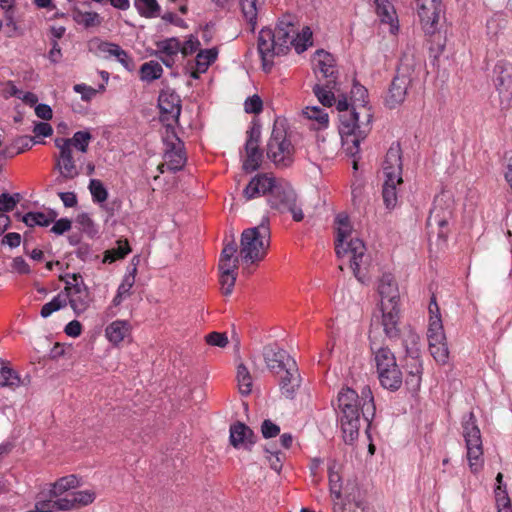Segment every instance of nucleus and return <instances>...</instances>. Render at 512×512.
<instances>
[{"mask_svg":"<svg viewBox=\"0 0 512 512\" xmlns=\"http://www.w3.org/2000/svg\"><path fill=\"white\" fill-rule=\"evenodd\" d=\"M337 402L343 439L346 443H352L359 436L361 422L369 425L375 416L372 391L365 386L359 396L349 387L342 388L338 393Z\"/></svg>","mask_w":512,"mask_h":512,"instance_id":"1","label":"nucleus"},{"mask_svg":"<svg viewBox=\"0 0 512 512\" xmlns=\"http://www.w3.org/2000/svg\"><path fill=\"white\" fill-rule=\"evenodd\" d=\"M335 250L338 259L341 261L339 268L343 270L348 265L355 278L363 283L369 266V256L366 253V246L362 239L353 230L346 214L340 213L335 218Z\"/></svg>","mask_w":512,"mask_h":512,"instance_id":"2","label":"nucleus"},{"mask_svg":"<svg viewBox=\"0 0 512 512\" xmlns=\"http://www.w3.org/2000/svg\"><path fill=\"white\" fill-rule=\"evenodd\" d=\"M377 293L380 298L379 309L382 313L383 331L389 339H396L400 334V294L398 284L391 273H383L379 278Z\"/></svg>","mask_w":512,"mask_h":512,"instance_id":"3","label":"nucleus"},{"mask_svg":"<svg viewBox=\"0 0 512 512\" xmlns=\"http://www.w3.org/2000/svg\"><path fill=\"white\" fill-rule=\"evenodd\" d=\"M270 247V229L268 220L260 225L245 229L241 234L239 257L242 273L250 275L253 266L262 261Z\"/></svg>","mask_w":512,"mask_h":512,"instance_id":"4","label":"nucleus"},{"mask_svg":"<svg viewBox=\"0 0 512 512\" xmlns=\"http://www.w3.org/2000/svg\"><path fill=\"white\" fill-rule=\"evenodd\" d=\"M383 174V201L388 209H393L398 200L397 186L403 183L402 157L399 144H393L387 151L383 162Z\"/></svg>","mask_w":512,"mask_h":512,"instance_id":"5","label":"nucleus"},{"mask_svg":"<svg viewBox=\"0 0 512 512\" xmlns=\"http://www.w3.org/2000/svg\"><path fill=\"white\" fill-rule=\"evenodd\" d=\"M427 337L431 356L438 364L445 365L449 359V350L446 342L440 308L434 296L431 298L429 303V325Z\"/></svg>","mask_w":512,"mask_h":512,"instance_id":"6","label":"nucleus"},{"mask_svg":"<svg viewBox=\"0 0 512 512\" xmlns=\"http://www.w3.org/2000/svg\"><path fill=\"white\" fill-rule=\"evenodd\" d=\"M371 119L372 114L369 108H364V111H360L352 107V111L340 114L339 133L344 145L349 143V138L353 136V134L366 137L370 131Z\"/></svg>","mask_w":512,"mask_h":512,"instance_id":"7","label":"nucleus"},{"mask_svg":"<svg viewBox=\"0 0 512 512\" xmlns=\"http://www.w3.org/2000/svg\"><path fill=\"white\" fill-rule=\"evenodd\" d=\"M463 437L467 448V458L470 468L477 471L482 465V438L481 432L476 424V418L473 412H469L462 419Z\"/></svg>","mask_w":512,"mask_h":512,"instance_id":"8","label":"nucleus"},{"mask_svg":"<svg viewBox=\"0 0 512 512\" xmlns=\"http://www.w3.org/2000/svg\"><path fill=\"white\" fill-rule=\"evenodd\" d=\"M61 280L65 282L63 293L67 297V303L77 315L85 312L91 303V297L82 276L76 273L67 274Z\"/></svg>","mask_w":512,"mask_h":512,"instance_id":"9","label":"nucleus"},{"mask_svg":"<svg viewBox=\"0 0 512 512\" xmlns=\"http://www.w3.org/2000/svg\"><path fill=\"white\" fill-rule=\"evenodd\" d=\"M409 58L408 53H404L401 58V67L397 75L393 78L386 98V103L390 108L400 105L406 98L407 90L411 84V78L408 71L413 67L414 55Z\"/></svg>","mask_w":512,"mask_h":512,"instance_id":"10","label":"nucleus"},{"mask_svg":"<svg viewBox=\"0 0 512 512\" xmlns=\"http://www.w3.org/2000/svg\"><path fill=\"white\" fill-rule=\"evenodd\" d=\"M268 202L272 209L280 213H290L296 222L304 219V213L298 202L297 195L289 185H279L276 187V190H273V195H270Z\"/></svg>","mask_w":512,"mask_h":512,"instance_id":"11","label":"nucleus"},{"mask_svg":"<svg viewBox=\"0 0 512 512\" xmlns=\"http://www.w3.org/2000/svg\"><path fill=\"white\" fill-rule=\"evenodd\" d=\"M292 152L293 146L286 137V131L275 123L267 144V156L277 165L288 166Z\"/></svg>","mask_w":512,"mask_h":512,"instance_id":"12","label":"nucleus"},{"mask_svg":"<svg viewBox=\"0 0 512 512\" xmlns=\"http://www.w3.org/2000/svg\"><path fill=\"white\" fill-rule=\"evenodd\" d=\"M452 214V202L449 199H444V195L437 196L427 219V225L431 233L436 232L439 238L445 240L448 233V223L452 218Z\"/></svg>","mask_w":512,"mask_h":512,"instance_id":"13","label":"nucleus"},{"mask_svg":"<svg viewBox=\"0 0 512 512\" xmlns=\"http://www.w3.org/2000/svg\"><path fill=\"white\" fill-rule=\"evenodd\" d=\"M415 9L425 34L433 35L443 13L441 0H415Z\"/></svg>","mask_w":512,"mask_h":512,"instance_id":"14","label":"nucleus"},{"mask_svg":"<svg viewBox=\"0 0 512 512\" xmlns=\"http://www.w3.org/2000/svg\"><path fill=\"white\" fill-rule=\"evenodd\" d=\"M55 146L59 149L55 168L59 171L60 177L66 181L79 176L81 173V165H78L77 162H81L83 155L71 150L68 146L64 147L59 144H55Z\"/></svg>","mask_w":512,"mask_h":512,"instance_id":"15","label":"nucleus"},{"mask_svg":"<svg viewBox=\"0 0 512 512\" xmlns=\"http://www.w3.org/2000/svg\"><path fill=\"white\" fill-rule=\"evenodd\" d=\"M164 144L166 146L164 160L166 161L167 169L173 172L181 170L187 161L184 143L174 131L169 132L167 130Z\"/></svg>","mask_w":512,"mask_h":512,"instance_id":"16","label":"nucleus"},{"mask_svg":"<svg viewBox=\"0 0 512 512\" xmlns=\"http://www.w3.org/2000/svg\"><path fill=\"white\" fill-rule=\"evenodd\" d=\"M248 133L245 150L247 158L243 167L247 171L257 170L262 161V152L259 149V142L261 138V128L259 125L254 124Z\"/></svg>","mask_w":512,"mask_h":512,"instance_id":"17","label":"nucleus"},{"mask_svg":"<svg viewBox=\"0 0 512 512\" xmlns=\"http://www.w3.org/2000/svg\"><path fill=\"white\" fill-rule=\"evenodd\" d=\"M276 40L274 39L273 30L263 28L258 36V52L262 60V67L265 71H270L273 66V59L280 55L276 49Z\"/></svg>","mask_w":512,"mask_h":512,"instance_id":"18","label":"nucleus"},{"mask_svg":"<svg viewBox=\"0 0 512 512\" xmlns=\"http://www.w3.org/2000/svg\"><path fill=\"white\" fill-rule=\"evenodd\" d=\"M256 435L244 423L237 422L230 427V443L234 448L251 450L256 443Z\"/></svg>","mask_w":512,"mask_h":512,"instance_id":"19","label":"nucleus"},{"mask_svg":"<svg viewBox=\"0 0 512 512\" xmlns=\"http://www.w3.org/2000/svg\"><path fill=\"white\" fill-rule=\"evenodd\" d=\"M280 376L279 386L282 395L287 399H293L296 390L300 386V374L295 361H289L288 367L285 368Z\"/></svg>","mask_w":512,"mask_h":512,"instance_id":"20","label":"nucleus"},{"mask_svg":"<svg viewBox=\"0 0 512 512\" xmlns=\"http://www.w3.org/2000/svg\"><path fill=\"white\" fill-rule=\"evenodd\" d=\"M312 64L316 74L321 73L326 79H337V69L334 56L324 50H317L312 57Z\"/></svg>","mask_w":512,"mask_h":512,"instance_id":"21","label":"nucleus"},{"mask_svg":"<svg viewBox=\"0 0 512 512\" xmlns=\"http://www.w3.org/2000/svg\"><path fill=\"white\" fill-rule=\"evenodd\" d=\"M265 363L271 371H283L289 361H295L284 349L277 346H266L263 350Z\"/></svg>","mask_w":512,"mask_h":512,"instance_id":"22","label":"nucleus"},{"mask_svg":"<svg viewBox=\"0 0 512 512\" xmlns=\"http://www.w3.org/2000/svg\"><path fill=\"white\" fill-rule=\"evenodd\" d=\"M236 252L237 244L233 240L225 244L222 249L218 265L221 274H235V270L238 268V263H241L240 257L235 256Z\"/></svg>","mask_w":512,"mask_h":512,"instance_id":"23","label":"nucleus"},{"mask_svg":"<svg viewBox=\"0 0 512 512\" xmlns=\"http://www.w3.org/2000/svg\"><path fill=\"white\" fill-rule=\"evenodd\" d=\"M274 39L276 40V49L280 55L286 54L290 46H292L293 38L295 35L294 26L291 23L281 22L273 31Z\"/></svg>","mask_w":512,"mask_h":512,"instance_id":"24","label":"nucleus"},{"mask_svg":"<svg viewBox=\"0 0 512 512\" xmlns=\"http://www.w3.org/2000/svg\"><path fill=\"white\" fill-rule=\"evenodd\" d=\"M92 135L89 131H77L71 138H56L54 143L61 146H68L71 150L84 155L88 151Z\"/></svg>","mask_w":512,"mask_h":512,"instance_id":"25","label":"nucleus"},{"mask_svg":"<svg viewBox=\"0 0 512 512\" xmlns=\"http://www.w3.org/2000/svg\"><path fill=\"white\" fill-rule=\"evenodd\" d=\"M75 507L71 493L60 498L51 496L50 499L40 501L35 506L39 512L69 511Z\"/></svg>","mask_w":512,"mask_h":512,"instance_id":"26","label":"nucleus"},{"mask_svg":"<svg viewBox=\"0 0 512 512\" xmlns=\"http://www.w3.org/2000/svg\"><path fill=\"white\" fill-rule=\"evenodd\" d=\"M419 356L420 355H407L406 358V369L408 374L406 384L414 391L418 390L420 387L423 371L422 362Z\"/></svg>","mask_w":512,"mask_h":512,"instance_id":"27","label":"nucleus"},{"mask_svg":"<svg viewBox=\"0 0 512 512\" xmlns=\"http://www.w3.org/2000/svg\"><path fill=\"white\" fill-rule=\"evenodd\" d=\"M218 56V49L213 47L210 49L200 50L195 59L196 69L191 72V77L198 79L199 75L206 72L209 66L215 62Z\"/></svg>","mask_w":512,"mask_h":512,"instance_id":"28","label":"nucleus"},{"mask_svg":"<svg viewBox=\"0 0 512 512\" xmlns=\"http://www.w3.org/2000/svg\"><path fill=\"white\" fill-rule=\"evenodd\" d=\"M158 106L163 114H169L177 121L181 113L180 99L174 93H161L158 98Z\"/></svg>","mask_w":512,"mask_h":512,"instance_id":"29","label":"nucleus"},{"mask_svg":"<svg viewBox=\"0 0 512 512\" xmlns=\"http://www.w3.org/2000/svg\"><path fill=\"white\" fill-rule=\"evenodd\" d=\"M130 334V324L125 320H116L105 329V336L114 345L121 343Z\"/></svg>","mask_w":512,"mask_h":512,"instance_id":"30","label":"nucleus"},{"mask_svg":"<svg viewBox=\"0 0 512 512\" xmlns=\"http://www.w3.org/2000/svg\"><path fill=\"white\" fill-rule=\"evenodd\" d=\"M336 80L329 79L326 80L324 84H315L313 87V92L319 102L323 106L330 107L335 102V96L333 93V89L335 88Z\"/></svg>","mask_w":512,"mask_h":512,"instance_id":"31","label":"nucleus"},{"mask_svg":"<svg viewBox=\"0 0 512 512\" xmlns=\"http://www.w3.org/2000/svg\"><path fill=\"white\" fill-rule=\"evenodd\" d=\"M375 6L380 20L390 24V31L395 33L398 30V26L394 25V20L396 19L394 6L388 0H375Z\"/></svg>","mask_w":512,"mask_h":512,"instance_id":"32","label":"nucleus"},{"mask_svg":"<svg viewBox=\"0 0 512 512\" xmlns=\"http://www.w3.org/2000/svg\"><path fill=\"white\" fill-rule=\"evenodd\" d=\"M374 354L377 373L398 367L395 355L391 352L389 348L380 347L374 352Z\"/></svg>","mask_w":512,"mask_h":512,"instance_id":"33","label":"nucleus"},{"mask_svg":"<svg viewBox=\"0 0 512 512\" xmlns=\"http://www.w3.org/2000/svg\"><path fill=\"white\" fill-rule=\"evenodd\" d=\"M380 384L390 391L398 390L402 385V373L399 367L378 373Z\"/></svg>","mask_w":512,"mask_h":512,"instance_id":"34","label":"nucleus"},{"mask_svg":"<svg viewBox=\"0 0 512 512\" xmlns=\"http://www.w3.org/2000/svg\"><path fill=\"white\" fill-rule=\"evenodd\" d=\"M136 271L137 269L134 267L131 272L127 273L123 277V280L117 289V293L112 300L114 306H119L123 300L131 295V289L135 283Z\"/></svg>","mask_w":512,"mask_h":512,"instance_id":"35","label":"nucleus"},{"mask_svg":"<svg viewBox=\"0 0 512 512\" xmlns=\"http://www.w3.org/2000/svg\"><path fill=\"white\" fill-rule=\"evenodd\" d=\"M116 245V247L105 251L103 257L104 263H113L116 260L123 259L131 251L129 243L126 239L117 240Z\"/></svg>","mask_w":512,"mask_h":512,"instance_id":"36","label":"nucleus"},{"mask_svg":"<svg viewBox=\"0 0 512 512\" xmlns=\"http://www.w3.org/2000/svg\"><path fill=\"white\" fill-rule=\"evenodd\" d=\"M236 379L239 392L244 396L249 395L252 391V376L248 368L242 363L237 366Z\"/></svg>","mask_w":512,"mask_h":512,"instance_id":"37","label":"nucleus"},{"mask_svg":"<svg viewBox=\"0 0 512 512\" xmlns=\"http://www.w3.org/2000/svg\"><path fill=\"white\" fill-rule=\"evenodd\" d=\"M138 13L145 18H154L160 14V5L157 0H134Z\"/></svg>","mask_w":512,"mask_h":512,"instance_id":"38","label":"nucleus"},{"mask_svg":"<svg viewBox=\"0 0 512 512\" xmlns=\"http://www.w3.org/2000/svg\"><path fill=\"white\" fill-rule=\"evenodd\" d=\"M79 485V480L75 475H68L57 480L50 490V495L59 497L69 489L76 488Z\"/></svg>","mask_w":512,"mask_h":512,"instance_id":"39","label":"nucleus"},{"mask_svg":"<svg viewBox=\"0 0 512 512\" xmlns=\"http://www.w3.org/2000/svg\"><path fill=\"white\" fill-rule=\"evenodd\" d=\"M21 385H24V381L21 380L16 371L10 367L0 368V387L15 389Z\"/></svg>","mask_w":512,"mask_h":512,"instance_id":"40","label":"nucleus"},{"mask_svg":"<svg viewBox=\"0 0 512 512\" xmlns=\"http://www.w3.org/2000/svg\"><path fill=\"white\" fill-rule=\"evenodd\" d=\"M312 35L313 33L308 26H305L300 33H295L292 46L298 54L304 52L308 47L312 46Z\"/></svg>","mask_w":512,"mask_h":512,"instance_id":"41","label":"nucleus"},{"mask_svg":"<svg viewBox=\"0 0 512 512\" xmlns=\"http://www.w3.org/2000/svg\"><path fill=\"white\" fill-rule=\"evenodd\" d=\"M55 217H56L55 214L48 216L42 212H28L23 216L22 221L27 226H30V227H34V226L47 227L54 221Z\"/></svg>","mask_w":512,"mask_h":512,"instance_id":"42","label":"nucleus"},{"mask_svg":"<svg viewBox=\"0 0 512 512\" xmlns=\"http://www.w3.org/2000/svg\"><path fill=\"white\" fill-rule=\"evenodd\" d=\"M494 72L497 74V76L494 80V84H495L497 90L500 93L507 91L509 88L511 75H510V73L507 72L506 64L502 61L498 62L495 65Z\"/></svg>","mask_w":512,"mask_h":512,"instance_id":"43","label":"nucleus"},{"mask_svg":"<svg viewBox=\"0 0 512 512\" xmlns=\"http://www.w3.org/2000/svg\"><path fill=\"white\" fill-rule=\"evenodd\" d=\"M351 99L352 107H355L360 111H364V108H368V91L364 86L358 83L354 84L351 89Z\"/></svg>","mask_w":512,"mask_h":512,"instance_id":"44","label":"nucleus"},{"mask_svg":"<svg viewBox=\"0 0 512 512\" xmlns=\"http://www.w3.org/2000/svg\"><path fill=\"white\" fill-rule=\"evenodd\" d=\"M162 73V66L155 61L146 62L140 68L141 79L148 82L159 79Z\"/></svg>","mask_w":512,"mask_h":512,"instance_id":"45","label":"nucleus"},{"mask_svg":"<svg viewBox=\"0 0 512 512\" xmlns=\"http://www.w3.org/2000/svg\"><path fill=\"white\" fill-rule=\"evenodd\" d=\"M67 297L64 293H59L50 302L44 304L41 308L40 315L43 318L49 317L52 313L66 307Z\"/></svg>","mask_w":512,"mask_h":512,"instance_id":"46","label":"nucleus"},{"mask_svg":"<svg viewBox=\"0 0 512 512\" xmlns=\"http://www.w3.org/2000/svg\"><path fill=\"white\" fill-rule=\"evenodd\" d=\"M257 1L258 0H240L242 13L251 26L253 31L257 24Z\"/></svg>","mask_w":512,"mask_h":512,"instance_id":"47","label":"nucleus"},{"mask_svg":"<svg viewBox=\"0 0 512 512\" xmlns=\"http://www.w3.org/2000/svg\"><path fill=\"white\" fill-rule=\"evenodd\" d=\"M73 19L86 28L100 25V16L96 12H82L76 10L73 13Z\"/></svg>","mask_w":512,"mask_h":512,"instance_id":"48","label":"nucleus"},{"mask_svg":"<svg viewBox=\"0 0 512 512\" xmlns=\"http://www.w3.org/2000/svg\"><path fill=\"white\" fill-rule=\"evenodd\" d=\"M89 190L94 202L103 203L108 198L107 189L104 187L103 183L98 179L90 180Z\"/></svg>","mask_w":512,"mask_h":512,"instance_id":"49","label":"nucleus"},{"mask_svg":"<svg viewBox=\"0 0 512 512\" xmlns=\"http://www.w3.org/2000/svg\"><path fill=\"white\" fill-rule=\"evenodd\" d=\"M303 114L308 119L317 121L321 127H326L328 125V114L322 108H319L317 106L306 107L303 110Z\"/></svg>","mask_w":512,"mask_h":512,"instance_id":"50","label":"nucleus"},{"mask_svg":"<svg viewBox=\"0 0 512 512\" xmlns=\"http://www.w3.org/2000/svg\"><path fill=\"white\" fill-rule=\"evenodd\" d=\"M329 487L333 503L335 501L341 502L343 500L341 496V477L332 468L329 469Z\"/></svg>","mask_w":512,"mask_h":512,"instance_id":"51","label":"nucleus"},{"mask_svg":"<svg viewBox=\"0 0 512 512\" xmlns=\"http://www.w3.org/2000/svg\"><path fill=\"white\" fill-rule=\"evenodd\" d=\"M334 512H363V508L359 501L350 500L349 497H346L345 500L341 502L335 501L333 505Z\"/></svg>","mask_w":512,"mask_h":512,"instance_id":"52","label":"nucleus"},{"mask_svg":"<svg viewBox=\"0 0 512 512\" xmlns=\"http://www.w3.org/2000/svg\"><path fill=\"white\" fill-rule=\"evenodd\" d=\"M254 179H258V186H259V194H266L270 193V195H273V190H276V187L279 185L276 184L275 178L268 176L267 174H260L256 175Z\"/></svg>","mask_w":512,"mask_h":512,"instance_id":"53","label":"nucleus"},{"mask_svg":"<svg viewBox=\"0 0 512 512\" xmlns=\"http://www.w3.org/2000/svg\"><path fill=\"white\" fill-rule=\"evenodd\" d=\"M160 52L172 58L180 52V42L176 38H169L158 43Z\"/></svg>","mask_w":512,"mask_h":512,"instance_id":"54","label":"nucleus"},{"mask_svg":"<svg viewBox=\"0 0 512 512\" xmlns=\"http://www.w3.org/2000/svg\"><path fill=\"white\" fill-rule=\"evenodd\" d=\"M407 355H420V337L410 332L403 340Z\"/></svg>","mask_w":512,"mask_h":512,"instance_id":"55","label":"nucleus"},{"mask_svg":"<svg viewBox=\"0 0 512 512\" xmlns=\"http://www.w3.org/2000/svg\"><path fill=\"white\" fill-rule=\"evenodd\" d=\"M73 90L76 93L81 94V99L83 101H90L98 93V91H104L105 86L100 85L99 89H95L91 86L81 83V84L74 85Z\"/></svg>","mask_w":512,"mask_h":512,"instance_id":"56","label":"nucleus"},{"mask_svg":"<svg viewBox=\"0 0 512 512\" xmlns=\"http://www.w3.org/2000/svg\"><path fill=\"white\" fill-rule=\"evenodd\" d=\"M20 201V194L15 193L14 195H10L8 193H2L0 195V212H10L12 211L17 203Z\"/></svg>","mask_w":512,"mask_h":512,"instance_id":"57","label":"nucleus"},{"mask_svg":"<svg viewBox=\"0 0 512 512\" xmlns=\"http://www.w3.org/2000/svg\"><path fill=\"white\" fill-rule=\"evenodd\" d=\"M35 144V140L31 136H20L15 139L14 146L17 149L15 152L8 151V155L10 158L14 157L17 154L22 153L23 151L30 149Z\"/></svg>","mask_w":512,"mask_h":512,"instance_id":"58","label":"nucleus"},{"mask_svg":"<svg viewBox=\"0 0 512 512\" xmlns=\"http://www.w3.org/2000/svg\"><path fill=\"white\" fill-rule=\"evenodd\" d=\"M75 506H86L95 499V493L90 490L71 492Z\"/></svg>","mask_w":512,"mask_h":512,"instance_id":"59","label":"nucleus"},{"mask_svg":"<svg viewBox=\"0 0 512 512\" xmlns=\"http://www.w3.org/2000/svg\"><path fill=\"white\" fill-rule=\"evenodd\" d=\"M120 46L115 43L106 42V41H98L97 43V51L104 58L116 57L117 51Z\"/></svg>","mask_w":512,"mask_h":512,"instance_id":"60","label":"nucleus"},{"mask_svg":"<svg viewBox=\"0 0 512 512\" xmlns=\"http://www.w3.org/2000/svg\"><path fill=\"white\" fill-rule=\"evenodd\" d=\"M263 109V102L258 95L248 97L244 102V110L246 113L259 114Z\"/></svg>","mask_w":512,"mask_h":512,"instance_id":"61","label":"nucleus"},{"mask_svg":"<svg viewBox=\"0 0 512 512\" xmlns=\"http://www.w3.org/2000/svg\"><path fill=\"white\" fill-rule=\"evenodd\" d=\"M496 503L498 512H512L511 502L505 491H501V487H498L496 491Z\"/></svg>","mask_w":512,"mask_h":512,"instance_id":"62","label":"nucleus"},{"mask_svg":"<svg viewBox=\"0 0 512 512\" xmlns=\"http://www.w3.org/2000/svg\"><path fill=\"white\" fill-rule=\"evenodd\" d=\"M207 344L224 348L228 344V338L225 333L211 332L205 336Z\"/></svg>","mask_w":512,"mask_h":512,"instance_id":"63","label":"nucleus"},{"mask_svg":"<svg viewBox=\"0 0 512 512\" xmlns=\"http://www.w3.org/2000/svg\"><path fill=\"white\" fill-rule=\"evenodd\" d=\"M199 46V40L196 37L190 36L182 46L180 45V52L183 56H188L196 52Z\"/></svg>","mask_w":512,"mask_h":512,"instance_id":"64","label":"nucleus"}]
</instances>
